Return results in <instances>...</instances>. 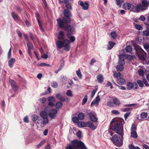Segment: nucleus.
Masks as SVG:
<instances>
[{"label":"nucleus","instance_id":"obj_1","mask_svg":"<svg viewBox=\"0 0 149 149\" xmlns=\"http://www.w3.org/2000/svg\"><path fill=\"white\" fill-rule=\"evenodd\" d=\"M125 123L124 120L120 118H114L111 122L110 126L112 130L122 136V139H118L116 135H114L111 138V140L117 146L120 147L123 144V124Z\"/></svg>","mask_w":149,"mask_h":149},{"label":"nucleus","instance_id":"obj_2","mask_svg":"<svg viewBox=\"0 0 149 149\" xmlns=\"http://www.w3.org/2000/svg\"><path fill=\"white\" fill-rule=\"evenodd\" d=\"M64 38L63 32L60 31L58 35V38L60 40L56 42V45L58 48L61 49L63 47L65 50L68 51L70 48V42L69 40L67 39L63 40Z\"/></svg>","mask_w":149,"mask_h":149},{"label":"nucleus","instance_id":"obj_3","mask_svg":"<svg viewBox=\"0 0 149 149\" xmlns=\"http://www.w3.org/2000/svg\"><path fill=\"white\" fill-rule=\"evenodd\" d=\"M65 17L63 19V20L59 19L57 20L58 26L60 28L64 27V23H69L70 22L69 17L70 15V13L68 10H65L64 11Z\"/></svg>","mask_w":149,"mask_h":149},{"label":"nucleus","instance_id":"obj_4","mask_svg":"<svg viewBox=\"0 0 149 149\" xmlns=\"http://www.w3.org/2000/svg\"><path fill=\"white\" fill-rule=\"evenodd\" d=\"M72 145L68 144L66 149H87L84 144L81 141L74 140L72 142Z\"/></svg>","mask_w":149,"mask_h":149},{"label":"nucleus","instance_id":"obj_5","mask_svg":"<svg viewBox=\"0 0 149 149\" xmlns=\"http://www.w3.org/2000/svg\"><path fill=\"white\" fill-rule=\"evenodd\" d=\"M124 54H120L119 56V65L116 67V70L118 71H121L123 70V66L125 64V62L124 60Z\"/></svg>","mask_w":149,"mask_h":149},{"label":"nucleus","instance_id":"obj_6","mask_svg":"<svg viewBox=\"0 0 149 149\" xmlns=\"http://www.w3.org/2000/svg\"><path fill=\"white\" fill-rule=\"evenodd\" d=\"M58 113L57 110L56 109H51L49 111L48 115L51 119H55Z\"/></svg>","mask_w":149,"mask_h":149},{"label":"nucleus","instance_id":"obj_7","mask_svg":"<svg viewBox=\"0 0 149 149\" xmlns=\"http://www.w3.org/2000/svg\"><path fill=\"white\" fill-rule=\"evenodd\" d=\"M50 110V107H45V110L41 111L40 113V116L42 118L48 117V113Z\"/></svg>","mask_w":149,"mask_h":149},{"label":"nucleus","instance_id":"obj_8","mask_svg":"<svg viewBox=\"0 0 149 149\" xmlns=\"http://www.w3.org/2000/svg\"><path fill=\"white\" fill-rule=\"evenodd\" d=\"M142 5L141 4H138L136 6H132V10L135 12H139L140 10H142Z\"/></svg>","mask_w":149,"mask_h":149},{"label":"nucleus","instance_id":"obj_9","mask_svg":"<svg viewBox=\"0 0 149 149\" xmlns=\"http://www.w3.org/2000/svg\"><path fill=\"white\" fill-rule=\"evenodd\" d=\"M90 119L93 122H97V120L96 114L94 112H90L89 113Z\"/></svg>","mask_w":149,"mask_h":149},{"label":"nucleus","instance_id":"obj_10","mask_svg":"<svg viewBox=\"0 0 149 149\" xmlns=\"http://www.w3.org/2000/svg\"><path fill=\"white\" fill-rule=\"evenodd\" d=\"M79 4L82 7L83 9L84 10H87L89 7V4L87 1H85L84 3L81 1H79L78 2Z\"/></svg>","mask_w":149,"mask_h":149},{"label":"nucleus","instance_id":"obj_11","mask_svg":"<svg viewBox=\"0 0 149 149\" xmlns=\"http://www.w3.org/2000/svg\"><path fill=\"white\" fill-rule=\"evenodd\" d=\"M133 6V4L129 3H126L123 4V8L126 10H129L130 9L132 10V7Z\"/></svg>","mask_w":149,"mask_h":149},{"label":"nucleus","instance_id":"obj_12","mask_svg":"<svg viewBox=\"0 0 149 149\" xmlns=\"http://www.w3.org/2000/svg\"><path fill=\"white\" fill-rule=\"evenodd\" d=\"M100 100V98L99 95H97L95 97V99L92 102L91 104V106L94 105H97Z\"/></svg>","mask_w":149,"mask_h":149},{"label":"nucleus","instance_id":"obj_13","mask_svg":"<svg viewBox=\"0 0 149 149\" xmlns=\"http://www.w3.org/2000/svg\"><path fill=\"white\" fill-rule=\"evenodd\" d=\"M48 101H49L48 105L51 107H53L54 105V103L55 102V99L53 97H49L48 98Z\"/></svg>","mask_w":149,"mask_h":149},{"label":"nucleus","instance_id":"obj_14","mask_svg":"<svg viewBox=\"0 0 149 149\" xmlns=\"http://www.w3.org/2000/svg\"><path fill=\"white\" fill-rule=\"evenodd\" d=\"M64 28L65 30L72 33H74V28L69 25H66L64 26Z\"/></svg>","mask_w":149,"mask_h":149},{"label":"nucleus","instance_id":"obj_15","mask_svg":"<svg viewBox=\"0 0 149 149\" xmlns=\"http://www.w3.org/2000/svg\"><path fill=\"white\" fill-rule=\"evenodd\" d=\"M87 124L86 127H89L92 130H94L96 128V126L94 125L93 123L91 121L87 122Z\"/></svg>","mask_w":149,"mask_h":149},{"label":"nucleus","instance_id":"obj_16","mask_svg":"<svg viewBox=\"0 0 149 149\" xmlns=\"http://www.w3.org/2000/svg\"><path fill=\"white\" fill-rule=\"evenodd\" d=\"M16 60L15 58H12L10 59L8 61V66L11 68H12Z\"/></svg>","mask_w":149,"mask_h":149},{"label":"nucleus","instance_id":"obj_17","mask_svg":"<svg viewBox=\"0 0 149 149\" xmlns=\"http://www.w3.org/2000/svg\"><path fill=\"white\" fill-rule=\"evenodd\" d=\"M142 10H144L146 9L148 6V2L146 1H142Z\"/></svg>","mask_w":149,"mask_h":149},{"label":"nucleus","instance_id":"obj_18","mask_svg":"<svg viewBox=\"0 0 149 149\" xmlns=\"http://www.w3.org/2000/svg\"><path fill=\"white\" fill-rule=\"evenodd\" d=\"M28 48V54L31 55V50L33 49V46L32 43L27 42V43Z\"/></svg>","mask_w":149,"mask_h":149},{"label":"nucleus","instance_id":"obj_19","mask_svg":"<svg viewBox=\"0 0 149 149\" xmlns=\"http://www.w3.org/2000/svg\"><path fill=\"white\" fill-rule=\"evenodd\" d=\"M41 123L43 125H45L49 122V119L48 117L42 118L41 119Z\"/></svg>","mask_w":149,"mask_h":149},{"label":"nucleus","instance_id":"obj_20","mask_svg":"<svg viewBox=\"0 0 149 149\" xmlns=\"http://www.w3.org/2000/svg\"><path fill=\"white\" fill-rule=\"evenodd\" d=\"M78 126L79 127H86L87 123L83 121H80L78 123Z\"/></svg>","mask_w":149,"mask_h":149},{"label":"nucleus","instance_id":"obj_21","mask_svg":"<svg viewBox=\"0 0 149 149\" xmlns=\"http://www.w3.org/2000/svg\"><path fill=\"white\" fill-rule=\"evenodd\" d=\"M148 116V113L146 112H143L140 115V117L141 118V120H145V119L147 118Z\"/></svg>","mask_w":149,"mask_h":149},{"label":"nucleus","instance_id":"obj_22","mask_svg":"<svg viewBox=\"0 0 149 149\" xmlns=\"http://www.w3.org/2000/svg\"><path fill=\"white\" fill-rule=\"evenodd\" d=\"M56 97L57 99L62 102L64 101L65 100V98L60 94H57Z\"/></svg>","mask_w":149,"mask_h":149},{"label":"nucleus","instance_id":"obj_23","mask_svg":"<svg viewBox=\"0 0 149 149\" xmlns=\"http://www.w3.org/2000/svg\"><path fill=\"white\" fill-rule=\"evenodd\" d=\"M36 15L37 19V20L39 26L40 27V29L41 31H43L44 30H43V29L42 28V23L39 19V15L38 13H37L36 14Z\"/></svg>","mask_w":149,"mask_h":149},{"label":"nucleus","instance_id":"obj_24","mask_svg":"<svg viewBox=\"0 0 149 149\" xmlns=\"http://www.w3.org/2000/svg\"><path fill=\"white\" fill-rule=\"evenodd\" d=\"M117 83L120 85H122L125 83V81L124 79L120 78L117 79Z\"/></svg>","mask_w":149,"mask_h":149},{"label":"nucleus","instance_id":"obj_25","mask_svg":"<svg viewBox=\"0 0 149 149\" xmlns=\"http://www.w3.org/2000/svg\"><path fill=\"white\" fill-rule=\"evenodd\" d=\"M98 81L100 83L102 82L103 81V77L101 74H99L97 75L96 77Z\"/></svg>","mask_w":149,"mask_h":149},{"label":"nucleus","instance_id":"obj_26","mask_svg":"<svg viewBox=\"0 0 149 149\" xmlns=\"http://www.w3.org/2000/svg\"><path fill=\"white\" fill-rule=\"evenodd\" d=\"M113 103L115 105L119 106L121 103L120 100L116 97H114L113 100Z\"/></svg>","mask_w":149,"mask_h":149},{"label":"nucleus","instance_id":"obj_27","mask_svg":"<svg viewBox=\"0 0 149 149\" xmlns=\"http://www.w3.org/2000/svg\"><path fill=\"white\" fill-rule=\"evenodd\" d=\"M138 136L137 133L136 131H131V137L136 139L137 138Z\"/></svg>","mask_w":149,"mask_h":149},{"label":"nucleus","instance_id":"obj_28","mask_svg":"<svg viewBox=\"0 0 149 149\" xmlns=\"http://www.w3.org/2000/svg\"><path fill=\"white\" fill-rule=\"evenodd\" d=\"M115 45V44L114 42H109L108 45V49L109 50L111 49Z\"/></svg>","mask_w":149,"mask_h":149},{"label":"nucleus","instance_id":"obj_29","mask_svg":"<svg viewBox=\"0 0 149 149\" xmlns=\"http://www.w3.org/2000/svg\"><path fill=\"white\" fill-rule=\"evenodd\" d=\"M127 88L129 90H130L134 87V84L130 82L127 83Z\"/></svg>","mask_w":149,"mask_h":149},{"label":"nucleus","instance_id":"obj_30","mask_svg":"<svg viewBox=\"0 0 149 149\" xmlns=\"http://www.w3.org/2000/svg\"><path fill=\"white\" fill-rule=\"evenodd\" d=\"M63 104L62 103L60 102H57L56 104V107L58 109L61 108L63 106Z\"/></svg>","mask_w":149,"mask_h":149},{"label":"nucleus","instance_id":"obj_31","mask_svg":"<svg viewBox=\"0 0 149 149\" xmlns=\"http://www.w3.org/2000/svg\"><path fill=\"white\" fill-rule=\"evenodd\" d=\"M68 38L70 39L71 42H73L75 40V38L73 36H70V33H68L67 34Z\"/></svg>","mask_w":149,"mask_h":149},{"label":"nucleus","instance_id":"obj_32","mask_svg":"<svg viewBox=\"0 0 149 149\" xmlns=\"http://www.w3.org/2000/svg\"><path fill=\"white\" fill-rule=\"evenodd\" d=\"M125 50L127 53L130 52L132 50V48L130 45L127 46L125 48Z\"/></svg>","mask_w":149,"mask_h":149},{"label":"nucleus","instance_id":"obj_33","mask_svg":"<svg viewBox=\"0 0 149 149\" xmlns=\"http://www.w3.org/2000/svg\"><path fill=\"white\" fill-rule=\"evenodd\" d=\"M78 117L79 119L80 120H83L84 118V115L82 113H80L78 114Z\"/></svg>","mask_w":149,"mask_h":149},{"label":"nucleus","instance_id":"obj_34","mask_svg":"<svg viewBox=\"0 0 149 149\" xmlns=\"http://www.w3.org/2000/svg\"><path fill=\"white\" fill-rule=\"evenodd\" d=\"M138 72L139 75L141 76H143L144 75L145 72L142 69H140L138 70Z\"/></svg>","mask_w":149,"mask_h":149},{"label":"nucleus","instance_id":"obj_35","mask_svg":"<svg viewBox=\"0 0 149 149\" xmlns=\"http://www.w3.org/2000/svg\"><path fill=\"white\" fill-rule=\"evenodd\" d=\"M11 15L15 20H17L18 19V16L14 12L11 13Z\"/></svg>","mask_w":149,"mask_h":149},{"label":"nucleus","instance_id":"obj_36","mask_svg":"<svg viewBox=\"0 0 149 149\" xmlns=\"http://www.w3.org/2000/svg\"><path fill=\"white\" fill-rule=\"evenodd\" d=\"M143 53H144L145 54L143 53L140 56H139V58L142 60H144L146 58V53L145 52H144Z\"/></svg>","mask_w":149,"mask_h":149},{"label":"nucleus","instance_id":"obj_37","mask_svg":"<svg viewBox=\"0 0 149 149\" xmlns=\"http://www.w3.org/2000/svg\"><path fill=\"white\" fill-rule=\"evenodd\" d=\"M31 120L33 121H36L38 118V116L35 114H33L31 116Z\"/></svg>","mask_w":149,"mask_h":149},{"label":"nucleus","instance_id":"obj_38","mask_svg":"<svg viewBox=\"0 0 149 149\" xmlns=\"http://www.w3.org/2000/svg\"><path fill=\"white\" fill-rule=\"evenodd\" d=\"M76 73L79 78L80 79H81L82 77V75L80 71V69H79L78 70L76 71Z\"/></svg>","mask_w":149,"mask_h":149},{"label":"nucleus","instance_id":"obj_39","mask_svg":"<svg viewBox=\"0 0 149 149\" xmlns=\"http://www.w3.org/2000/svg\"><path fill=\"white\" fill-rule=\"evenodd\" d=\"M38 66H47L48 67H51V66L48 64H46L45 63H41L40 64H38L37 65Z\"/></svg>","mask_w":149,"mask_h":149},{"label":"nucleus","instance_id":"obj_40","mask_svg":"<svg viewBox=\"0 0 149 149\" xmlns=\"http://www.w3.org/2000/svg\"><path fill=\"white\" fill-rule=\"evenodd\" d=\"M129 147L130 149H140L138 146H134L131 144H130L129 145Z\"/></svg>","mask_w":149,"mask_h":149},{"label":"nucleus","instance_id":"obj_41","mask_svg":"<svg viewBox=\"0 0 149 149\" xmlns=\"http://www.w3.org/2000/svg\"><path fill=\"white\" fill-rule=\"evenodd\" d=\"M124 54L125 55L124 58L125 57L128 60H132V59H133V57L132 56H131L129 55H125V53L121 54Z\"/></svg>","mask_w":149,"mask_h":149},{"label":"nucleus","instance_id":"obj_42","mask_svg":"<svg viewBox=\"0 0 149 149\" xmlns=\"http://www.w3.org/2000/svg\"><path fill=\"white\" fill-rule=\"evenodd\" d=\"M116 4L118 5L120 7L121 3L123 2V0H116Z\"/></svg>","mask_w":149,"mask_h":149},{"label":"nucleus","instance_id":"obj_43","mask_svg":"<svg viewBox=\"0 0 149 149\" xmlns=\"http://www.w3.org/2000/svg\"><path fill=\"white\" fill-rule=\"evenodd\" d=\"M46 141L45 140H43L41 141L37 145V147L38 148H39L43 145L44 143Z\"/></svg>","mask_w":149,"mask_h":149},{"label":"nucleus","instance_id":"obj_44","mask_svg":"<svg viewBox=\"0 0 149 149\" xmlns=\"http://www.w3.org/2000/svg\"><path fill=\"white\" fill-rule=\"evenodd\" d=\"M134 27L136 29L138 30H142L143 29V27L141 25L139 24H135L134 26Z\"/></svg>","mask_w":149,"mask_h":149},{"label":"nucleus","instance_id":"obj_45","mask_svg":"<svg viewBox=\"0 0 149 149\" xmlns=\"http://www.w3.org/2000/svg\"><path fill=\"white\" fill-rule=\"evenodd\" d=\"M87 100V95H85L84 98H83L82 104L83 105L86 102Z\"/></svg>","mask_w":149,"mask_h":149},{"label":"nucleus","instance_id":"obj_46","mask_svg":"<svg viewBox=\"0 0 149 149\" xmlns=\"http://www.w3.org/2000/svg\"><path fill=\"white\" fill-rule=\"evenodd\" d=\"M121 75V73L120 72H115L114 74V77H115L118 78L120 77Z\"/></svg>","mask_w":149,"mask_h":149},{"label":"nucleus","instance_id":"obj_47","mask_svg":"<svg viewBox=\"0 0 149 149\" xmlns=\"http://www.w3.org/2000/svg\"><path fill=\"white\" fill-rule=\"evenodd\" d=\"M79 118L76 117H73L72 118V121L74 123L78 122L79 121Z\"/></svg>","mask_w":149,"mask_h":149},{"label":"nucleus","instance_id":"obj_48","mask_svg":"<svg viewBox=\"0 0 149 149\" xmlns=\"http://www.w3.org/2000/svg\"><path fill=\"white\" fill-rule=\"evenodd\" d=\"M51 86L53 88H55L58 86V84L56 81H53L52 82L51 84Z\"/></svg>","mask_w":149,"mask_h":149},{"label":"nucleus","instance_id":"obj_49","mask_svg":"<svg viewBox=\"0 0 149 149\" xmlns=\"http://www.w3.org/2000/svg\"><path fill=\"white\" fill-rule=\"evenodd\" d=\"M137 83L139 86L141 87H143V82L141 80H138L137 81Z\"/></svg>","mask_w":149,"mask_h":149},{"label":"nucleus","instance_id":"obj_50","mask_svg":"<svg viewBox=\"0 0 149 149\" xmlns=\"http://www.w3.org/2000/svg\"><path fill=\"white\" fill-rule=\"evenodd\" d=\"M111 35L112 37L114 39H115L117 37V34L115 32H112L111 33Z\"/></svg>","mask_w":149,"mask_h":149},{"label":"nucleus","instance_id":"obj_51","mask_svg":"<svg viewBox=\"0 0 149 149\" xmlns=\"http://www.w3.org/2000/svg\"><path fill=\"white\" fill-rule=\"evenodd\" d=\"M139 19L141 21H144L146 20V18L143 15H141L139 17Z\"/></svg>","mask_w":149,"mask_h":149},{"label":"nucleus","instance_id":"obj_52","mask_svg":"<svg viewBox=\"0 0 149 149\" xmlns=\"http://www.w3.org/2000/svg\"><path fill=\"white\" fill-rule=\"evenodd\" d=\"M97 88H96L95 90H94L93 91L91 94V96L92 97H93V96H94L95 93H96L97 91Z\"/></svg>","mask_w":149,"mask_h":149},{"label":"nucleus","instance_id":"obj_53","mask_svg":"<svg viewBox=\"0 0 149 149\" xmlns=\"http://www.w3.org/2000/svg\"><path fill=\"white\" fill-rule=\"evenodd\" d=\"M39 100L42 103H44L46 101V99L45 97L40 98L39 99Z\"/></svg>","mask_w":149,"mask_h":149},{"label":"nucleus","instance_id":"obj_54","mask_svg":"<svg viewBox=\"0 0 149 149\" xmlns=\"http://www.w3.org/2000/svg\"><path fill=\"white\" fill-rule=\"evenodd\" d=\"M66 94L68 96L71 97L72 96V92L70 90H67L66 92Z\"/></svg>","mask_w":149,"mask_h":149},{"label":"nucleus","instance_id":"obj_55","mask_svg":"<svg viewBox=\"0 0 149 149\" xmlns=\"http://www.w3.org/2000/svg\"><path fill=\"white\" fill-rule=\"evenodd\" d=\"M81 131H79V130L78 131L77 133V136L79 138H80L81 137Z\"/></svg>","mask_w":149,"mask_h":149},{"label":"nucleus","instance_id":"obj_56","mask_svg":"<svg viewBox=\"0 0 149 149\" xmlns=\"http://www.w3.org/2000/svg\"><path fill=\"white\" fill-rule=\"evenodd\" d=\"M143 47L144 49L147 50L149 48V44H145L143 45Z\"/></svg>","mask_w":149,"mask_h":149},{"label":"nucleus","instance_id":"obj_57","mask_svg":"<svg viewBox=\"0 0 149 149\" xmlns=\"http://www.w3.org/2000/svg\"><path fill=\"white\" fill-rule=\"evenodd\" d=\"M136 126L134 124V125H133L131 127V131H135V130H136Z\"/></svg>","mask_w":149,"mask_h":149},{"label":"nucleus","instance_id":"obj_58","mask_svg":"<svg viewBox=\"0 0 149 149\" xmlns=\"http://www.w3.org/2000/svg\"><path fill=\"white\" fill-rule=\"evenodd\" d=\"M130 112L127 113L125 114L124 116L125 120H126L128 117L130 115Z\"/></svg>","mask_w":149,"mask_h":149},{"label":"nucleus","instance_id":"obj_59","mask_svg":"<svg viewBox=\"0 0 149 149\" xmlns=\"http://www.w3.org/2000/svg\"><path fill=\"white\" fill-rule=\"evenodd\" d=\"M12 86V88L15 91H16L17 89V88L16 85V84H15L14 85H13V86Z\"/></svg>","mask_w":149,"mask_h":149},{"label":"nucleus","instance_id":"obj_60","mask_svg":"<svg viewBox=\"0 0 149 149\" xmlns=\"http://www.w3.org/2000/svg\"><path fill=\"white\" fill-rule=\"evenodd\" d=\"M111 112L112 113L115 114H119V112L116 110H113Z\"/></svg>","mask_w":149,"mask_h":149},{"label":"nucleus","instance_id":"obj_61","mask_svg":"<svg viewBox=\"0 0 149 149\" xmlns=\"http://www.w3.org/2000/svg\"><path fill=\"white\" fill-rule=\"evenodd\" d=\"M107 105L110 107H112L113 106V103L111 101L108 102L107 103Z\"/></svg>","mask_w":149,"mask_h":149},{"label":"nucleus","instance_id":"obj_62","mask_svg":"<svg viewBox=\"0 0 149 149\" xmlns=\"http://www.w3.org/2000/svg\"><path fill=\"white\" fill-rule=\"evenodd\" d=\"M143 82L144 84H145V85L147 86H149V84L147 82V81L145 79H144L143 80Z\"/></svg>","mask_w":149,"mask_h":149},{"label":"nucleus","instance_id":"obj_63","mask_svg":"<svg viewBox=\"0 0 149 149\" xmlns=\"http://www.w3.org/2000/svg\"><path fill=\"white\" fill-rule=\"evenodd\" d=\"M24 121L28 123L29 122V120L28 119V118L27 116H26L25 117L24 119Z\"/></svg>","mask_w":149,"mask_h":149},{"label":"nucleus","instance_id":"obj_64","mask_svg":"<svg viewBox=\"0 0 149 149\" xmlns=\"http://www.w3.org/2000/svg\"><path fill=\"white\" fill-rule=\"evenodd\" d=\"M143 34L144 35L148 36L149 35V32L147 30L143 31Z\"/></svg>","mask_w":149,"mask_h":149}]
</instances>
